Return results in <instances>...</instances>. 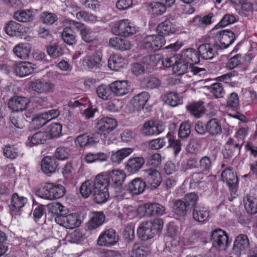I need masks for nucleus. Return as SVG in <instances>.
Here are the masks:
<instances>
[{
    "label": "nucleus",
    "instance_id": "774afa93",
    "mask_svg": "<svg viewBox=\"0 0 257 257\" xmlns=\"http://www.w3.org/2000/svg\"><path fill=\"white\" fill-rule=\"evenodd\" d=\"M151 7L154 14L161 15L166 12V6L161 2H154L151 4Z\"/></svg>",
    "mask_w": 257,
    "mask_h": 257
},
{
    "label": "nucleus",
    "instance_id": "de8ad7c7",
    "mask_svg": "<svg viewBox=\"0 0 257 257\" xmlns=\"http://www.w3.org/2000/svg\"><path fill=\"white\" fill-rule=\"evenodd\" d=\"M187 205L184 201L178 199L174 201L173 210L174 212L179 216H184L187 212Z\"/></svg>",
    "mask_w": 257,
    "mask_h": 257
},
{
    "label": "nucleus",
    "instance_id": "72a5a7b5",
    "mask_svg": "<svg viewBox=\"0 0 257 257\" xmlns=\"http://www.w3.org/2000/svg\"><path fill=\"white\" fill-rule=\"evenodd\" d=\"M109 46L121 51L128 50L131 47V44L128 40L119 37L111 38L109 42Z\"/></svg>",
    "mask_w": 257,
    "mask_h": 257
},
{
    "label": "nucleus",
    "instance_id": "5701e85b",
    "mask_svg": "<svg viewBox=\"0 0 257 257\" xmlns=\"http://www.w3.org/2000/svg\"><path fill=\"white\" fill-rule=\"evenodd\" d=\"M148 92L144 91L135 95L131 100V103L134 107V110L139 111L144 108L149 98Z\"/></svg>",
    "mask_w": 257,
    "mask_h": 257
},
{
    "label": "nucleus",
    "instance_id": "6e6552de",
    "mask_svg": "<svg viewBox=\"0 0 257 257\" xmlns=\"http://www.w3.org/2000/svg\"><path fill=\"white\" fill-rule=\"evenodd\" d=\"M215 39L216 46H218L220 49H225L233 43L235 36L231 31L222 30L216 33Z\"/></svg>",
    "mask_w": 257,
    "mask_h": 257
},
{
    "label": "nucleus",
    "instance_id": "49530a36",
    "mask_svg": "<svg viewBox=\"0 0 257 257\" xmlns=\"http://www.w3.org/2000/svg\"><path fill=\"white\" fill-rule=\"evenodd\" d=\"M244 207L250 214L257 212V199L250 195H247L244 199Z\"/></svg>",
    "mask_w": 257,
    "mask_h": 257
},
{
    "label": "nucleus",
    "instance_id": "2eb2a0df",
    "mask_svg": "<svg viewBox=\"0 0 257 257\" xmlns=\"http://www.w3.org/2000/svg\"><path fill=\"white\" fill-rule=\"evenodd\" d=\"M12 68L16 75L20 77L27 76L32 74L34 70L33 64L25 61L15 62Z\"/></svg>",
    "mask_w": 257,
    "mask_h": 257
},
{
    "label": "nucleus",
    "instance_id": "20e7f679",
    "mask_svg": "<svg viewBox=\"0 0 257 257\" xmlns=\"http://www.w3.org/2000/svg\"><path fill=\"white\" fill-rule=\"evenodd\" d=\"M112 31L115 35L123 37H129L136 32L135 27L128 19L121 20L115 23Z\"/></svg>",
    "mask_w": 257,
    "mask_h": 257
},
{
    "label": "nucleus",
    "instance_id": "aec40b11",
    "mask_svg": "<svg viewBox=\"0 0 257 257\" xmlns=\"http://www.w3.org/2000/svg\"><path fill=\"white\" fill-rule=\"evenodd\" d=\"M164 130V126L159 122L148 121L144 123L142 134L145 136L158 135Z\"/></svg>",
    "mask_w": 257,
    "mask_h": 257
},
{
    "label": "nucleus",
    "instance_id": "603ef678",
    "mask_svg": "<svg viewBox=\"0 0 257 257\" xmlns=\"http://www.w3.org/2000/svg\"><path fill=\"white\" fill-rule=\"evenodd\" d=\"M165 101L166 104L172 107H175L182 103L178 94L173 92H169L165 96Z\"/></svg>",
    "mask_w": 257,
    "mask_h": 257
},
{
    "label": "nucleus",
    "instance_id": "9d476101",
    "mask_svg": "<svg viewBox=\"0 0 257 257\" xmlns=\"http://www.w3.org/2000/svg\"><path fill=\"white\" fill-rule=\"evenodd\" d=\"M32 89L38 93L48 94L54 90V84L50 80L37 79L31 82Z\"/></svg>",
    "mask_w": 257,
    "mask_h": 257
},
{
    "label": "nucleus",
    "instance_id": "052dcab7",
    "mask_svg": "<svg viewBox=\"0 0 257 257\" xmlns=\"http://www.w3.org/2000/svg\"><path fill=\"white\" fill-rule=\"evenodd\" d=\"M68 228L72 229L79 226L81 223L79 216L77 213H71L68 215Z\"/></svg>",
    "mask_w": 257,
    "mask_h": 257
},
{
    "label": "nucleus",
    "instance_id": "f03ea898",
    "mask_svg": "<svg viewBox=\"0 0 257 257\" xmlns=\"http://www.w3.org/2000/svg\"><path fill=\"white\" fill-rule=\"evenodd\" d=\"M204 71L205 69L204 68H200L194 66H190L186 62L181 60L178 55L173 66V71L177 75H181L186 73H188V75H190V74L200 75V73Z\"/></svg>",
    "mask_w": 257,
    "mask_h": 257
},
{
    "label": "nucleus",
    "instance_id": "423d86ee",
    "mask_svg": "<svg viewBox=\"0 0 257 257\" xmlns=\"http://www.w3.org/2000/svg\"><path fill=\"white\" fill-rule=\"evenodd\" d=\"M118 235L113 229H108L102 232L98 237L97 243L99 246L109 247L118 241Z\"/></svg>",
    "mask_w": 257,
    "mask_h": 257
},
{
    "label": "nucleus",
    "instance_id": "0eeeda50",
    "mask_svg": "<svg viewBox=\"0 0 257 257\" xmlns=\"http://www.w3.org/2000/svg\"><path fill=\"white\" fill-rule=\"evenodd\" d=\"M58 109H51L47 112L39 114L33 119L32 123L35 128L39 129L45 125L48 122L55 118L59 115Z\"/></svg>",
    "mask_w": 257,
    "mask_h": 257
},
{
    "label": "nucleus",
    "instance_id": "f257e3e1",
    "mask_svg": "<svg viewBox=\"0 0 257 257\" xmlns=\"http://www.w3.org/2000/svg\"><path fill=\"white\" fill-rule=\"evenodd\" d=\"M41 193L42 198L53 200L63 197L65 193V189L62 185L48 182L41 189Z\"/></svg>",
    "mask_w": 257,
    "mask_h": 257
},
{
    "label": "nucleus",
    "instance_id": "680f3d73",
    "mask_svg": "<svg viewBox=\"0 0 257 257\" xmlns=\"http://www.w3.org/2000/svg\"><path fill=\"white\" fill-rule=\"evenodd\" d=\"M199 167L202 172L207 173L212 167V162L210 158L207 156L201 158L199 160Z\"/></svg>",
    "mask_w": 257,
    "mask_h": 257
},
{
    "label": "nucleus",
    "instance_id": "bf43d9fd",
    "mask_svg": "<svg viewBox=\"0 0 257 257\" xmlns=\"http://www.w3.org/2000/svg\"><path fill=\"white\" fill-rule=\"evenodd\" d=\"M166 145L165 138H159L149 142L148 148L152 150H157L164 147Z\"/></svg>",
    "mask_w": 257,
    "mask_h": 257
},
{
    "label": "nucleus",
    "instance_id": "13d9d810",
    "mask_svg": "<svg viewBox=\"0 0 257 257\" xmlns=\"http://www.w3.org/2000/svg\"><path fill=\"white\" fill-rule=\"evenodd\" d=\"M149 252V249L146 247L135 244L133 247L132 257H146Z\"/></svg>",
    "mask_w": 257,
    "mask_h": 257
},
{
    "label": "nucleus",
    "instance_id": "4468645a",
    "mask_svg": "<svg viewBox=\"0 0 257 257\" xmlns=\"http://www.w3.org/2000/svg\"><path fill=\"white\" fill-rule=\"evenodd\" d=\"M145 184L147 183L152 188H157L161 182L160 173L156 169H150L143 171Z\"/></svg>",
    "mask_w": 257,
    "mask_h": 257
},
{
    "label": "nucleus",
    "instance_id": "6ab92c4d",
    "mask_svg": "<svg viewBox=\"0 0 257 257\" xmlns=\"http://www.w3.org/2000/svg\"><path fill=\"white\" fill-rule=\"evenodd\" d=\"M249 247V241L246 235L241 234L238 235L233 243V250L236 253H245Z\"/></svg>",
    "mask_w": 257,
    "mask_h": 257
},
{
    "label": "nucleus",
    "instance_id": "a18cd8bd",
    "mask_svg": "<svg viewBox=\"0 0 257 257\" xmlns=\"http://www.w3.org/2000/svg\"><path fill=\"white\" fill-rule=\"evenodd\" d=\"M162 59L160 54H153L144 57L141 61L146 69L156 66Z\"/></svg>",
    "mask_w": 257,
    "mask_h": 257
},
{
    "label": "nucleus",
    "instance_id": "c9c22d12",
    "mask_svg": "<svg viewBox=\"0 0 257 257\" xmlns=\"http://www.w3.org/2000/svg\"><path fill=\"white\" fill-rule=\"evenodd\" d=\"M27 202V199L22 196L14 193L12 196L9 207L11 211L17 212L23 207Z\"/></svg>",
    "mask_w": 257,
    "mask_h": 257
},
{
    "label": "nucleus",
    "instance_id": "c756f323",
    "mask_svg": "<svg viewBox=\"0 0 257 257\" xmlns=\"http://www.w3.org/2000/svg\"><path fill=\"white\" fill-rule=\"evenodd\" d=\"M102 59V53L97 51L92 55L86 56L83 59V64L89 68H97L99 67Z\"/></svg>",
    "mask_w": 257,
    "mask_h": 257
},
{
    "label": "nucleus",
    "instance_id": "37998d69",
    "mask_svg": "<svg viewBox=\"0 0 257 257\" xmlns=\"http://www.w3.org/2000/svg\"><path fill=\"white\" fill-rule=\"evenodd\" d=\"M75 141L81 148L93 147L97 143V142L92 137L87 134H83L78 136Z\"/></svg>",
    "mask_w": 257,
    "mask_h": 257
},
{
    "label": "nucleus",
    "instance_id": "7c9ffc66",
    "mask_svg": "<svg viewBox=\"0 0 257 257\" xmlns=\"http://www.w3.org/2000/svg\"><path fill=\"white\" fill-rule=\"evenodd\" d=\"M110 88L113 96H123L128 92L127 81H116L110 83Z\"/></svg>",
    "mask_w": 257,
    "mask_h": 257
},
{
    "label": "nucleus",
    "instance_id": "e2e57ef3",
    "mask_svg": "<svg viewBox=\"0 0 257 257\" xmlns=\"http://www.w3.org/2000/svg\"><path fill=\"white\" fill-rule=\"evenodd\" d=\"M47 52L51 57L53 58L60 57L63 54L62 49L56 44L48 46Z\"/></svg>",
    "mask_w": 257,
    "mask_h": 257
},
{
    "label": "nucleus",
    "instance_id": "338daca9",
    "mask_svg": "<svg viewBox=\"0 0 257 257\" xmlns=\"http://www.w3.org/2000/svg\"><path fill=\"white\" fill-rule=\"evenodd\" d=\"M161 161L160 154L156 153L149 157L147 161V165L154 168H157L161 165Z\"/></svg>",
    "mask_w": 257,
    "mask_h": 257
},
{
    "label": "nucleus",
    "instance_id": "6e6d98bb",
    "mask_svg": "<svg viewBox=\"0 0 257 257\" xmlns=\"http://www.w3.org/2000/svg\"><path fill=\"white\" fill-rule=\"evenodd\" d=\"M66 239L71 243H78L83 240V235L79 230L76 229L67 234Z\"/></svg>",
    "mask_w": 257,
    "mask_h": 257
},
{
    "label": "nucleus",
    "instance_id": "3c124183",
    "mask_svg": "<svg viewBox=\"0 0 257 257\" xmlns=\"http://www.w3.org/2000/svg\"><path fill=\"white\" fill-rule=\"evenodd\" d=\"M76 17L79 20H83L88 23H94L98 21L96 16L84 11L77 12L76 14Z\"/></svg>",
    "mask_w": 257,
    "mask_h": 257
},
{
    "label": "nucleus",
    "instance_id": "79ce46f5",
    "mask_svg": "<svg viewBox=\"0 0 257 257\" xmlns=\"http://www.w3.org/2000/svg\"><path fill=\"white\" fill-rule=\"evenodd\" d=\"M14 17L15 19L18 21L25 23L33 21L34 14L31 10H25L15 13Z\"/></svg>",
    "mask_w": 257,
    "mask_h": 257
},
{
    "label": "nucleus",
    "instance_id": "473e14b6",
    "mask_svg": "<svg viewBox=\"0 0 257 257\" xmlns=\"http://www.w3.org/2000/svg\"><path fill=\"white\" fill-rule=\"evenodd\" d=\"M57 167L55 159L49 156L44 157L41 161V170L45 174H52L55 172Z\"/></svg>",
    "mask_w": 257,
    "mask_h": 257
},
{
    "label": "nucleus",
    "instance_id": "c85d7f7f",
    "mask_svg": "<svg viewBox=\"0 0 257 257\" xmlns=\"http://www.w3.org/2000/svg\"><path fill=\"white\" fill-rule=\"evenodd\" d=\"M221 178L230 189L233 190L235 188L238 178L236 175L232 171V169L228 168L223 170L221 173Z\"/></svg>",
    "mask_w": 257,
    "mask_h": 257
},
{
    "label": "nucleus",
    "instance_id": "e433bc0d",
    "mask_svg": "<svg viewBox=\"0 0 257 257\" xmlns=\"http://www.w3.org/2000/svg\"><path fill=\"white\" fill-rule=\"evenodd\" d=\"M49 137L45 132H39L29 137L26 143L27 146L32 147L35 145L44 144L49 140Z\"/></svg>",
    "mask_w": 257,
    "mask_h": 257
},
{
    "label": "nucleus",
    "instance_id": "f8f14e48",
    "mask_svg": "<svg viewBox=\"0 0 257 257\" xmlns=\"http://www.w3.org/2000/svg\"><path fill=\"white\" fill-rule=\"evenodd\" d=\"M104 180L100 182L98 186L96 187V189L93 193L94 201L97 204H102L105 203L109 198V194L108 191V186L106 181Z\"/></svg>",
    "mask_w": 257,
    "mask_h": 257
},
{
    "label": "nucleus",
    "instance_id": "2f4dec72",
    "mask_svg": "<svg viewBox=\"0 0 257 257\" xmlns=\"http://www.w3.org/2000/svg\"><path fill=\"white\" fill-rule=\"evenodd\" d=\"M146 213L150 216H160L165 213V207L162 205L157 203H146L144 205Z\"/></svg>",
    "mask_w": 257,
    "mask_h": 257
},
{
    "label": "nucleus",
    "instance_id": "7ed1b4c3",
    "mask_svg": "<svg viewBox=\"0 0 257 257\" xmlns=\"http://www.w3.org/2000/svg\"><path fill=\"white\" fill-rule=\"evenodd\" d=\"M106 181L107 185L117 188L121 186L126 177L125 173L122 170H113L108 173L99 174Z\"/></svg>",
    "mask_w": 257,
    "mask_h": 257
},
{
    "label": "nucleus",
    "instance_id": "8fccbe9b",
    "mask_svg": "<svg viewBox=\"0 0 257 257\" xmlns=\"http://www.w3.org/2000/svg\"><path fill=\"white\" fill-rule=\"evenodd\" d=\"M72 27H66L63 31L62 37L64 41L69 45H72L76 42V36L72 30ZM74 28H73L74 29Z\"/></svg>",
    "mask_w": 257,
    "mask_h": 257
},
{
    "label": "nucleus",
    "instance_id": "ea45409f",
    "mask_svg": "<svg viewBox=\"0 0 257 257\" xmlns=\"http://www.w3.org/2000/svg\"><path fill=\"white\" fill-rule=\"evenodd\" d=\"M104 220L105 215L103 212H94L88 223V227L89 229L96 228L102 224Z\"/></svg>",
    "mask_w": 257,
    "mask_h": 257
},
{
    "label": "nucleus",
    "instance_id": "1a4fd4ad",
    "mask_svg": "<svg viewBox=\"0 0 257 257\" xmlns=\"http://www.w3.org/2000/svg\"><path fill=\"white\" fill-rule=\"evenodd\" d=\"M213 246L219 250H224L228 245V236L224 231L218 229L214 230L211 235Z\"/></svg>",
    "mask_w": 257,
    "mask_h": 257
},
{
    "label": "nucleus",
    "instance_id": "a19ab883",
    "mask_svg": "<svg viewBox=\"0 0 257 257\" xmlns=\"http://www.w3.org/2000/svg\"><path fill=\"white\" fill-rule=\"evenodd\" d=\"M30 51L29 45L24 43L16 45L13 50V53L17 57L24 59L29 57Z\"/></svg>",
    "mask_w": 257,
    "mask_h": 257
},
{
    "label": "nucleus",
    "instance_id": "f3484780",
    "mask_svg": "<svg viewBox=\"0 0 257 257\" xmlns=\"http://www.w3.org/2000/svg\"><path fill=\"white\" fill-rule=\"evenodd\" d=\"M29 102V99L26 97L15 96L10 99L8 106L13 111H22L27 108Z\"/></svg>",
    "mask_w": 257,
    "mask_h": 257
},
{
    "label": "nucleus",
    "instance_id": "f704fd0d",
    "mask_svg": "<svg viewBox=\"0 0 257 257\" xmlns=\"http://www.w3.org/2000/svg\"><path fill=\"white\" fill-rule=\"evenodd\" d=\"M133 152V149L131 148H125L112 152L110 157L112 162L119 164L125 158L130 156Z\"/></svg>",
    "mask_w": 257,
    "mask_h": 257
},
{
    "label": "nucleus",
    "instance_id": "dca6fc26",
    "mask_svg": "<svg viewBox=\"0 0 257 257\" xmlns=\"http://www.w3.org/2000/svg\"><path fill=\"white\" fill-rule=\"evenodd\" d=\"M102 177L99 175L96 176L94 182L90 180H87L83 182L80 188V191L82 196L85 198H88L90 194L94 192L96 187L98 186L100 182L103 181Z\"/></svg>",
    "mask_w": 257,
    "mask_h": 257
},
{
    "label": "nucleus",
    "instance_id": "cd10ccee",
    "mask_svg": "<svg viewBox=\"0 0 257 257\" xmlns=\"http://www.w3.org/2000/svg\"><path fill=\"white\" fill-rule=\"evenodd\" d=\"M205 128L207 132L211 136H218L222 133L221 122L215 118L209 120L206 124Z\"/></svg>",
    "mask_w": 257,
    "mask_h": 257
},
{
    "label": "nucleus",
    "instance_id": "9b49d317",
    "mask_svg": "<svg viewBox=\"0 0 257 257\" xmlns=\"http://www.w3.org/2000/svg\"><path fill=\"white\" fill-rule=\"evenodd\" d=\"M165 40L161 35H149L143 40L144 47L148 50H158L165 44Z\"/></svg>",
    "mask_w": 257,
    "mask_h": 257
},
{
    "label": "nucleus",
    "instance_id": "69168bd1",
    "mask_svg": "<svg viewBox=\"0 0 257 257\" xmlns=\"http://www.w3.org/2000/svg\"><path fill=\"white\" fill-rule=\"evenodd\" d=\"M41 20L43 23L52 25L57 20V17L53 13L44 12L41 15Z\"/></svg>",
    "mask_w": 257,
    "mask_h": 257
},
{
    "label": "nucleus",
    "instance_id": "ddd939ff",
    "mask_svg": "<svg viewBox=\"0 0 257 257\" xmlns=\"http://www.w3.org/2000/svg\"><path fill=\"white\" fill-rule=\"evenodd\" d=\"M69 25L80 31V35L84 41L90 43L94 40V32L91 29H87L84 24L71 20L70 21Z\"/></svg>",
    "mask_w": 257,
    "mask_h": 257
},
{
    "label": "nucleus",
    "instance_id": "4c0bfd02",
    "mask_svg": "<svg viewBox=\"0 0 257 257\" xmlns=\"http://www.w3.org/2000/svg\"><path fill=\"white\" fill-rule=\"evenodd\" d=\"M187 109L192 115L196 118L200 117L205 112V107L202 101L193 102L188 105Z\"/></svg>",
    "mask_w": 257,
    "mask_h": 257
},
{
    "label": "nucleus",
    "instance_id": "58836bf2",
    "mask_svg": "<svg viewBox=\"0 0 257 257\" xmlns=\"http://www.w3.org/2000/svg\"><path fill=\"white\" fill-rule=\"evenodd\" d=\"M125 64V60L119 54L111 56L108 60V67L112 70L118 71Z\"/></svg>",
    "mask_w": 257,
    "mask_h": 257
},
{
    "label": "nucleus",
    "instance_id": "4d7b16f0",
    "mask_svg": "<svg viewBox=\"0 0 257 257\" xmlns=\"http://www.w3.org/2000/svg\"><path fill=\"white\" fill-rule=\"evenodd\" d=\"M21 25L15 21H10L8 23L5 30L6 33L10 36H14L16 33L19 31Z\"/></svg>",
    "mask_w": 257,
    "mask_h": 257
},
{
    "label": "nucleus",
    "instance_id": "393cba45",
    "mask_svg": "<svg viewBox=\"0 0 257 257\" xmlns=\"http://www.w3.org/2000/svg\"><path fill=\"white\" fill-rule=\"evenodd\" d=\"M157 30L158 33L163 36L174 34L178 29L176 25L168 19L161 23L158 26Z\"/></svg>",
    "mask_w": 257,
    "mask_h": 257
},
{
    "label": "nucleus",
    "instance_id": "4be33fe9",
    "mask_svg": "<svg viewBox=\"0 0 257 257\" xmlns=\"http://www.w3.org/2000/svg\"><path fill=\"white\" fill-rule=\"evenodd\" d=\"M146 185L141 178H135L130 182L127 186V191L132 195L142 194L145 190Z\"/></svg>",
    "mask_w": 257,
    "mask_h": 257
},
{
    "label": "nucleus",
    "instance_id": "c03bdc74",
    "mask_svg": "<svg viewBox=\"0 0 257 257\" xmlns=\"http://www.w3.org/2000/svg\"><path fill=\"white\" fill-rule=\"evenodd\" d=\"M96 93L98 96L103 99L108 100L111 99L113 96V92L110 88V84L109 86L101 85L96 88Z\"/></svg>",
    "mask_w": 257,
    "mask_h": 257
},
{
    "label": "nucleus",
    "instance_id": "0e129e2a",
    "mask_svg": "<svg viewBox=\"0 0 257 257\" xmlns=\"http://www.w3.org/2000/svg\"><path fill=\"white\" fill-rule=\"evenodd\" d=\"M143 82L146 87L150 89L158 88L161 85V81L156 77L148 78Z\"/></svg>",
    "mask_w": 257,
    "mask_h": 257
},
{
    "label": "nucleus",
    "instance_id": "bb28decb",
    "mask_svg": "<svg viewBox=\"0 0 257 257\" xmlns=\"http://www.w3.org/2000/svg\"><path fill=\"white\" fill-rule=\"evenodd\" d=\"M145 163V160L142 157L130 158L126 162L125 169L131 173H136L142 168Z\"/></svg>",
    "mask_w": 257,
    "mask_h": 257
},
{
    "label": "nucleus",
    "instance_id": "a211bd4d",
    "mask_svg": "<svg viewBox=\"0 0 257 257\" xmlns=\"http://www.w3.org/2000/svg\"><path fill=\"white\" fill-rule=\"evenodd\" d=\"M178 56L180 57L181 60L185 61L190 66L198 63L200 61L198 51L193 48L183 50Z\"/></svg>",
    "mask_w": 257,
    "mask_h": 257
},
{
    "label": "nucleus",
    "instance_id": "412c9836",
    "mask_svg": "<svg viewBox=\"0 0 257 257\" xmlns=\"http://www.w3.org/2000/svg\"><path fill=\"white\" fill-rule=\"evenodd\" d=\"M209 210L206 207L198 205L195 206L193 209V218L198 222L203 224L208 221Z\"/></svg>",
    "mask_w": 257,
    "mask_h": 257
},
{
    "label": "nucleus",
    "instance_id": "39448f33",
    "mask_svg": "<svg viewBox=\"0 0 257 257\" xmlns=\"http://www.w3.org/2000/svg\"><path fill=\"white\" fill-rule=\"evenodd\" d=\"M117 125V121L115 119L104 117L97 120L95 128L98 134L106 137L116 128Z\"/></svg>",
    "mask_w": 257,
    "mask_h": 257
},
{
    "label": "nucleus",
    "instance_id": "a878e982",
    "mask_svg": "<svg viewBox=\"0 0 257 257\" xmlns=\"http://www.w3.org/2000/svg\"><path fill=\"white\" fill-rule=\"evenodd\" d=\"M216 47L209 43L203 44L198 48L199 55L204 59H211L217 53Z\"/></svg>",
    "mask_w": 257,
    "mask_h": 257
},
{
    "label": "nucleus",
    "instance_id": "09e8293b",
    "mask_svg": "<svg viewBox=\"0 0 257 257\" xmlns=\"http://www.w3.org/2000/svg\"><path fill=\"white\" fill-rule=\"evenodd\" d=\"M62 126L59 123H52L48 126L47 131L45 132L48 136L49 140L53 138L59 137L62 132Z\"/></svg>",
    "mask_w": 257,
    "mask_h": 257
},
{
    "label": "nucleus",
    "instance_id": "5fc2aeb1",
    "mask_svg": "<svg viewBox=\"0 0 257 257\" xmlns=\"http://www.w3.org/2000/svg\"><path fill=\"white\" fill-rule=\"evenodd\" d=\"M4 154L8 158L15 159L21 154V151L17 147L6 146L4 149Z\"/></svg>",
    "mask_w": 257,
    "mask_h": 257
},
{
    "label": "nucleus",
    "instance_id": "b1692460",
    "mask_svg": "<svg viewBox=\"0 0 257 257\" xmlns=\"http://www.w3.org/2000/svg\"><path fill=\"white\" fill-rule=\"evenodd\" d=\"M152 226V225L150 222H142L137 230L139 237L144 240H147L153 237L155 233L151 228Z\"/></svg>",
    "mask_w": 257,
    "mask_h": 257
},
{
    "label": "nucleus",
    "instance_id": "864d4df0",
    "mask_svg": "<svg viewBox=\"0 0 257 257\" xmlns=\"http://www.w3.org/2000/svg\"><path fill=\"white\" fill-rule=\"evenodd\" d=\"M209 89L212 95L216 98L223 97L225 94L222 84L220 83H215L212 84L209 87Z\"/></svg>",
    "mask_w": 257,
    "mask_h": 257
}]
</instances>
